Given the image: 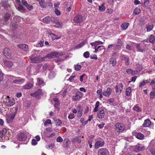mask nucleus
<instances>
[{"label":"nucleus","mask_w":155,"mask_h":155,"mask_svg":"<svg viewBox=\"0 0 155 155\" xmlns=\"http://www.w3.org/2000/svg\"><path fill=\"white\" fill-rule=\"evenodd\" d=\"M104 43V41L103 42L99 41H96L95 42L91 43L90 44L92 46V48L95 49V51H94V53H96L98 51H100L102 50H104V47L103 46H99L97 47V46L99 45L102 44Z\"/></svg>","instance_id":"f257e3e1"},{"label":"nucleus","mask_w":155,"mask_h":155,"mask_svg":"<svg viewBox=\"0 0 155 155\" xmlns=\"http://www.w3.org/2000/svg\"><path fill=\"white\" fill-rule=\"evenodd\" d=\"M18 109V107H14L12 108V110H13V113L10 114H8L7 116L6 120L8 123H10L12 122L15 116V114L17 112Z\"/></svg>","instance_id":"f03ea898"},{"label":"nucleus","mask_w":155,"mask_h":155,"mask_svg":"<svg viewBox=\"0 0 155 155\" xmlns=\"http://www.w3.org/2000/svg\"><path fill=\"white\" fill-rule=\"evenodd\" d=\"M4 101L7 105L8 106H12L15 104V101L14 99L12 97H10L8 96L6 97Z\"/></svg>","instance_id":"7ed1b4c3"},{"label":"nucleus","mask_w":155,"mask_h":155,"mask_svg":"<svg viewBox=\"0 0 155 155\" xmlns=\"http://www.w3.org/2000/svg\"><path fill=\"white\" fill-rule=\"evenodd\" d=\"M116 130L118 132H123L124 130L125 127L124 125L122 123H118L115 125Z\"/></svg>","instance_id":"20e7f679"},{"label":"nucleus","mask_w":155,"mask_h":155,"mask_svg":"<svg viewBox=\"0 0 155 155\" xmlns=\"http://www.w3.org/2000/svg\"><path fill=\"white\" fill-rule=\"evenodd\" d=\"M62 55V54L60 53L53 52L47 54L44 58H57Z\"/></svg>","instance_id":"39448f33"},{"label":"nucleus","mask_w":155,"mask_h":155,"mask_svg":"<svg viewBox=\"0 0 155 155\" xmlns=\"http://www.w3.org/2000/svg\"><path fill=\"white\" fill-rule=\"evenodd\" d=\"M30 95L32 96H34L36 98L39 99L40 97L43 95L42 90L41 89H38L35 92L31 94Z\"/></svg>","instance_id":"423d86ee"},{"label":"nucleus","mask_w":155,"mask_h":155,"mask_svg":"<svg viewBox=\"0 0 155 155\" xmlns=\"http://www.w3.org/2000/svg\"><path fill=\"white\" fill-rule=\"evenodd\" d=\"M27 137V135L23 132H21L18 134L17 139L20 141H23L26 140Z\"/></svg>","instance_id":"0eeeda50"},{"label":"nucleus","mask_w":155,"mask_h":155,"mask_svg":"<svg viewBox=\"0 0 155 155\" xmlns=\"http://www.w3.org/2000/svg\"><path fill=\"white\" fill-rule=\"evenodd\" d=\"M12 52L8 48H5L4 51V54L8 59L11 57Z\"/></svg>","instance_id":"6e6552de"},{"label":"nucleus","mask_w":155,"mask_h":155,"mask_svg":"<svg viewBox=\"0 0 155 155\" xmlns=\"http://www.w3.org/2000/svg\"><path fill=\"white\" fill-rule=\"evenodd\" d=\"M82 97V93L79 91H78L76 94V95L75 96H73L72 97V101H78Z\"/></svg>","instance_id":"1a4fd4ad"},{"label":"nucleus","mask_w":155,"mask_h":155,"mask_svg":"<svg viewBox=\"0 0 155 155\" xmlns=\"http://www.w3.org/2000/svg\"><path fill=\"white\" fill-rule=\"evenodd\" d=\"M98 155H109V154L107 150L105 148H101L98 150Z\"/></svg>","instance_id":"9d476101"},{"label":"nucleus","mask_w":155,"mask_h":155,"mask_svg":"<svg viewBox=\"0 0 155 155\" xmlns=\"http://www.w3.org/2000/svg\"><path fill=\"white\" fill-rule=\"evenodd\" d=\"M104 111L103 108H100L97 112V116L99 119H101L104 116Z\"/></svg>","instance_id":"9b49d317"},{"label":"nucleus","mask_w":155,"mask_h":155,"mask_svg":"<svg viewBox=\"0 0 155 155\" xmlns=\"http://www.w3.org/2000/svg\"><path fill=\"white\" fill-rule=\"evenodd\" d=\"M136 47L137 51L143 53L145 51V48L142 45H140V44H137Z\"/></svg>","instance_id":"f8f14e48"},{"label":"nucleus","mask_w":155,"mask_h":155,"mask_svg":"<svg viewBox=\"0 0 155 155\" xmlns=\"http://www.w3.org/2000/svg\"><path fill=\"white\" fill-rule=\"evenodd\" d=\"M83 20L82 16L80 15H78L75 16L74 21L75 23H79L81 22Z\"/></svg>","instance_id":"ddd939ff"},{"label":"nucleus","mask_w":155,"mask_h":155,"mask_svg":"<svg viewBox=\"0 0 155 155\" xmlns=\"http://www.w3.org/2000/svg\"><path fill=\"white\" fill-rule=\"evenodd\" d=\"M4 64L6 68L9 69L12 67L13 65V63L11 61L7 60L4 61Z\"/></svg>","instance_id":"4468645a"},{"label":"nucleus","mask_w":155,"mask_h":155,"mask_svg":"<svg viewBox=\"0 0 155 155\" xmlns=\"http://www.w3.org/2000/svg\"><path fill=\"white\" fill-rule=\"evenodd\" d=\"M104 141L100 140L97 141L95 143V147L96 149L100 147H101L104 144Z\"/></svg>","instance_id":"2eb2a0df"},{"label":"nucleus","mask_w":155,"mask_h":155,"mask_svg":"<svg viewBox=\"0 0 155 155\" xmlns=\"http://www.w3.org/2000/svg\"><path fill=\"white\" fill-rule=\"evenodd\" d=\"M123 85L121 83H119L116 87V92L117 93H120L123 89Z\"/></svg>","instance_id":"dca6fc26"},{"label":"nucleus","mask_w":155,"mask_h":155,"mask_svg":"<svg viewBox=\"0 0 155 155\" xmlns=\"http://www.w3.org/2000/svg\"><path fill=\"white\" fill-rule=\"evenodd\" d=\"M25 81V79H21V78L18 77L15 80L13 81V82L15 84H21L24 82Z\"/></svg>","instance_id":"f3484780"},{"label":"nucleus","mask_w":155,"mask_h":155,"mask_svg":"<svg viewBox=\"0 0 155 155\" xmlns=\"http://www.w3.org/2000/svg\"><path fill=\"white\" fill-rule=\"evenodd\" d=\"M118 50L117 46L115 44H110L109 45L107 48V50Z\"/></svg>","instance_id":"a211bd4d"},{"label":"nucleus","mask_w":155,"mask_h":155,"mask_svg":"<svg viewBox=\"0 0 155 155\" xmlns=\"http://www.w3.org/2000/svg\"><path fill=\"white\" fill-rule=\"evenodd\" d=\"M18 47L20 49L23 50L27 51L28 50V45L25 44H21L18 45Z\"/></svg>","instance_id":"6ab92c4d"},{"label":"nucleus","mask_w":155,"mask_h":155,"mask_svg":"<svg viewBox=\"0 0 155 155\" xmlns=\"http://www.w3.org/2000/svg\"><path fill=\"white\" fill-rule=\"evenodd\" d=\"M39 4L42 8H46L48 4L44 0H38Z\"/></svg>","instance_id":"aec40b11"},{"label":"nucleus","mask_w":155,"mask_h":155,"mask_svg":"<svg viewBox=\"0 0 155 155\" xmlns=\"http://www.w3.org/2000/svg\"><path fill=\"white\" fill-rule=\"evenodd\" d=\"M112 91L110 88H107L106 90L103 92V94L105 96L108 97Z\"/></svg>","instance_id":"412c9836"},{"label":"nucleus","mask_w":155,"mask_h":155,"mask_svg":"<svg viewBox=\"0 0 155 155\" xmlns=\"http://www.w3.org/2000/svg\"><path fill=\"white\" fill-rule=\"evenodd\" d=\"M151 124V122L150 120L147 119L145 120L142 126L144 127H148L150 126Z\"/></svg>","instance_id":"4be33fe9"},{"label":"nucleus","mask_w":155,"mask_h":155,"mask_svg":"<svg viewBox=\"0 0 155 155\" xmlns=\"http://www.w3.org/2000/svg\"><path fill=\"white\" fill-rule=\"evenodd\" d=\"M33 85L31 83H28L22 86V88L24 89H29L32 87Z\"/></svg>","instance_id":"5701e85b"},{"label":"nucleus","mask_w":155,"mask_h":155,"mask_svg":"<svg viewBox=\"0 0 155 155\" xmlns=\"http://www.w3.org/2000/svg\"><path fill=\"white\" fill-rule=\"evenodd\" d=\"M48 36L49 37L51 38L53 40L55 39H58L61 38L60 36H58L53 33L49 34Z\"/></svg>","instance_id":"b1692460"},{"label":"nucleus","mask_w":155,"mask_h":155,"mask_svg":"<svg viewBox=\"0 0 155 155\" xmlns=\"http://www.w3.org/2000/svg\"><path fill=\"white\" fill-rule=\"evenodd\" d=\"M153 27L154 26L153 24L150 25L149 24H148L146 25V28L147 32H149L152 30Z\"/></svg>","instance_id":"393cba45"},{"label":"nucleus","mask_w":155,"mask_h":155,"mask_svg":"<svg viewBox=\"0 0 155 155\" xmlns=\"http://www.w3.org/2000/svg\"><path fill=\"white\" fill-rule=\"evenodd\" d=\"M109 62L110 64H112V66H114L116 64V59L113 58H110L109 59Z\"/></svg>","instance_id":"a878e982"},{"label":"nucleus","mask_w":155,"mask_h":155,"mask_svg":"<svg viewBox=\"0 0 155 155\" xmlns=\"http://www.w3.org/2000/svg\"><path fill=\"white\" fill-rule=\"evenodd\" d=\"M71 141L74 142H77L79 143H80L81 142V137L78 136V137H75L72 139Z\"/></svg>","instance_id":"bb28decb"},{"label":"nucleus","mask_w":155,"mask_h":155,"mask_svg":"<svg viewBox=\"0 0 155 155\" xmlns=\"http://www.w3.org/2000/svg\"><path fill=\"white\" fill-rule=\"evenodd\" d=\"M122 41H121L120 39L119 38L118 39V42L117 45H116L118 50L121 48V46L122 45Z\"/></svg>","instance_id":"cd10ccee"},{"label":"nucleus","mask_w":155,"mask_h":155,"mask_svg":"<svg viewBox=\"0 0 155 155\" xmlns=\"http://www.w3.org/2000/svg\"><path fill=\"white\" fill-rule=\"evenodd\" d=\"M136 137L139 139L143 140L144 138V135L141 133H138L136 135Z\"/></svg>","instance_id":"c85d7f7f"},{"label":"nucleus","mask_w":155,"mask_h":155,"mask_svg":"<svg viewBox=\"0 0 155 155\" xmlns=\"http://www.w3.org/2000/svg\"><path fill=\"white\" fill-rule=\"evenodd\" d=\"M142 150V148L139 146H135L133 149V150L136 152H139Z\"/></svg>","instance_id":"c756f323"},{"label":"nucleus","mask_w":155,"mask_h":155,"mask_svg":"<svg viewBox=\"0 0 155 155\" xmlns=\"http://www.w3.org/2000/svg\"><path fill=\"white\" fill-rule=\"evenodd\" d=\"M149 41L151 43H153L155 42V36L153 35H150L149 37Z\"/></svg>","instance_id":"7c9ffc66"},{"label":"nucleus","mask_w":155,"mask_h":155,"mask_svg":"<svg viewBox=\"0 0 155 155\" xmlns=\"http://www.w3.org/2000/svg\"><path fill=\"white\" fill-rule=\"evenodd\" d=\"M129 25V24L128 23L124 22L122 24L121 27L124 30H125L127 28Z\"/></svg>","instance_id":"2f4dec72"},{"label":"nucleus","mask_w":155,"mask_h":155,"mask_svg":"<svg viewBox=\"0 0 155 155\" xmlns=\"http://www.w3.org/2000/svg\"><path fill=\"white\" fill-rule=\"evenodd\" d=\"M133 110L137 112H139L141 111V108L136 104L135 105L133 108Z\"/></svg>","instance_id":"473e14b6"},{"label":"nucleus","mask_w":155,"mask_h":155,"mask_svg":"<svg viewBox=\"0 0 155 155\" xmlns=\"http://www.w3.org/2000/svg\"><path fill=\"white\" fill-rule=\"evenodd\" d=\"M7 132V129L5 128H4L2 130L0 131V137H2L3 136L5 135V134Z\"/></svg>","instance_id":"72a5a7b5"},{"label":"nucleus","mask_w":155,"mask_h":155,"mask_svg":"<svg viewBox=\"0 0 155 155\" xmlns=\"http://www.w3.org/2000/svg\"><path fill=\"white\" fill-rule=\"evenodd\" d=\"M131 92V88L130 87H129L126 89V96L128 97L130 96V95Z\"/></svg>","instance_id":"f704fd0d"},{"label":"nucleus","mask_w":155,"mask_h":155,"mask_svg":"<svg viewBox=\"0 0 155 155\" xmlns=\"http://www.w3.org/2000/svg\"><path fill=\"white\" fill-rule=\"evenodd\" d=\"M150 85H152V89L153 91H155V81L154 80H151L150 83Z\"/></svg>","instance_id":"c9c22d12"},{"label":"nucleus","mask_w":155,"mask_h":155,"mask_svg":"<svg viewBox=\"0 0 155 155\" xmlns=\"http://www.w3.org/2000/svg\"><path fill=\"white\" fill-rule=\"evenodd\" d=\"M124 60L125 61V64L126 65H128L130 64V61L128 57H124Z\"/></svg>","instance_id":"e433bc0d"},{"label":"nucleus","mask_w":155,"mask_h":155,"mask_svg":"<svg viewBox=\"0 0 155 155\" xmlns=\"http://www.w3.org/2000/svg\"><path fill=\"white\" fill-rule=\"evenodd\" d=\"M51 19L50 17L47 16L43 19V21L45 22L48 23L50 22Z\"/></svg>","instance_id":"4c0bfd02"},{"label":"nucleus","mask_w":155,"mask_h":155,"mask_svg":"<svg viewBox=\"0 0 155 155\" xmlns=\"http://www.w3.org/2000/svg\"><path fill=\"white\" fill-rule=\"evenodd\" d=\"M85 44L84 42H82L77 45L74 48V49H77L81 48Z\"/></svg>","instance_id":"58836bf2"},{"label":"nucleus","mask_w":155,"mask_h":155,"mask_svg":"<svg viewBox=\"0 0 155 155\" xmlns=\"http://www.w3.org/2000/svg\"><path fill=\"white\" fill-rule=\"evenodd\" d=\"M140 12V9L138 8H136L134 11L133 13L135 15H137L139 14Z\"/></svg>","instance_id":"ea45409f"},{"label":"nucleus","mask_w":155,"mask_h":155,"mask_svg":"<svg viewBox=\"0 0 155 155\" xmlns=\"http://www.w3.org/2000/svg\"><path fill=\"white\" fill-rule=\"evenodd\" d=\"M104 4H103L99 7V10L101 12H104L105 10L104 6Z\"/></svg>","instance_id":"a19ab883"},{"label":"nucleus","mask_w":155,"mask_h":155,"mask_svg":"<svg viewBox=\"0 0 155 155\" xmlns=\"http://www.w3.org/2000/svg\"><path fill=\"white\" fill-rule=\"evenodd\" d=\"M150 98L153 99L155 98V91H152L150 93Z\"/></svg>","instance_id":"79ce46f5"},{"label":"nucleus","mask_w":155,"mask_h":155,"mask_svg":"<svg viewBox=\"0 0 155 155\" xmlns=\"http://www.w3.org/2000/svg\"><path fill=\"white\" fill-rule=\"evenodd\" d=\"M11 15L10 14L6 13L5 14V21L6 22L8 20L9 18H10Z\"/></svg>","instance_id":"37998d69"},{"label":"nucleus","mask_w":155,"mask_h":155,"mask_svg":"<svg viewBox=\"0 0 155 155\" xmlns=\"http://www.w3.org/2000/svg\"><path fill=\"white\" fill-rule=\"evenodd\" d=\"M43 83V80L40 78H38L37 79V83L36 84H38L40 85L42 84Z\"/></svg>","instance_id":"c03bdc74"},{"label":"nucleus","mask_w":155,"mask_h":155,"mask_svg":"<svg viewBox=\"0 0 155 155\" xmlns=\"http://www.w3.org/2000/svg\"><path fill=\"white\" fill-rule=\"evenodd\" d=\"M74 66L75 70L78 71L81 68V66L78 64L76 65H75Z\"/></svg>","instance_id":"a18cd8bd"},{"label":"nucleus","mask_w":155,"mask_h":155,"mask_svg":"<svg viewBox=\"0 0 155 155\" xmlns=\"http://www.w3.org/2000/svg\"><path fill=\"white\" fill-rule=\"evenodd\" d=\"M18 9L19 11H24L25 9L21 5H19L18 8Z\"/></svg>","instance_id":"49530a36"},{"label":"nucleus","mask_w":155,"mask_h":155,"mask_svg":"<svg viewBox=\"0 0 155 155\" xmlns=\"http://www.w3.org/2000/svg\"><path fill=\"white\" fill-rule=\"evenodd\" d=\"M45 147L47 149H52L53 148V145L51 143L49 145H46Z\"/></svg>","instance_id":"de8ad7c7"},{"label":"nucleus","mask_w":155,"mask_h":155,"mask_svg":"<svg viewBox=\"0 0 155 155\" xmlns=\"http://www.w3.org/2000/svg\"><path fill=\"white\" fill-rule=\"evenodd\" d=\"M89 53L88 51H86L83 54V56L86 58H88L89 57Z\"/></svg>","instance_id":"09e8293b"},{"label":"nucleus","mask_w":155,"mask_h":155,"mask_svg":"<svg viewBox=\"0 0 155 155\" xmlns=\"http://www.w3.org/2000/svg\"><path fill=\"white\" fill-rule=\"evenodd\" d=\"M31 61L33 63L37 62L38 61V58H34L32 57L31 59Z\"/></svg>","instance_id":"8fccbe9b"},{"label":"nucleus","mask_w":155,"mask_h":155,"mask_svg":"<svg viewBox=\"0 0 155 155\" xmlns=\"http://www.w3.org/2000/svg\"><path fill=\"white\" fill-rule=\"evenodd\" d=\"M149 4V0H144L143 3V5L145 7L147 6Z\"/></svg>","instance_id":"3c124183"},{"label":"nucleus","mask_w":155,"mask_h":155,"mask_svg":"<svg viewBox=\"0 0 155 155\" xmlns=\"http://www.w3.org/2000/svg\"><path fill=\"white\" fill-rule=\"evenodd\" d=\"M31 144L34 146L37 145V141L35 139H32L31 141Z\"/></svg>","instance_id":"603ef678"},{"label":"nucleus","mask_w":155,"mask_h":155,"mask_svg":"<svg viewBox=\"0 0 155 155\" xmlns=\"http://www.w3.org/2000/svg\"><path fill=\"white\" fill-rule=\"evenodd\" d=\"M126 72L128 74H133V71L130 68L127 69L126 70Z\"/></svg>","instance_id":"864d4df0"},{"label":"nucleus","mask_w":155,"mask_h":155,"mask_svg":"<svg viewBox=\"0 0 155 155\" xmlns=\"http://www.w3.org/2000/svg\"><path fill=\"white\" fill-rule=\"evenodd\" d=\"M26 7L28 10L30 11L32 10L33 8V6L28 4Z\"/></svg>","instance_id":"5fc2aeb1"},{"label":"nucleus","mask_w":155,"mask_h":155,"mask_svg":"<svg viewBox=\"0 0 155 155\" xmlns=\"http://www.w3.org/2000/svg\"><path fill=\"white\" fill-rule=\"evenodd\" d=\"M3 78V74L0 69V82L2 80Z\"/></svg>","instance_id":"6e6d98bb"},{"label":"nucleus","mask_w":155,"mask_h":155,"mask_svg":"<svg viewBox=\"0 0 155 155\" xmlns=\"http://www.w3.org/2000/svg\"><path fill=\"white\" fill-rule=\"evenodd\" d=\"M76 108L77 109V111H78V112L79 111L82 112V108L80 106H77Z\"/></svg>","instance_id":"4d7b16f0"},{"label":"nucleus","mask_w":155,"mask_h":155,"mask_svg":"<svg viewBox=\"0 0 155 155\" xmlns=\"http://www.w3.org/2000/svg\"><path fill=\"white\" fill-rule=\"evenodd\" d=\"M57 141L58 142H61L63 141V139L60 136L58 137L56 139Z\"/></svg>","instance_id":"13d9d810"},{"label":"nucleus","mask_w":155,"mask_h":155,"mask_svg":"<svg viewBox=\"0 0 155 155\" xmlns=\"http://www.w3.org/2000/svg\"><path fill=\"white\" fill-rule=\"evenodd\" d=\"M51 121L50 119H47L46 120V121L44 123V125H46L47 124H51Z\"/></svg>","instance_id":"bf43d9fd"},{"label":"nucleus","mask_w":155,"mask_h":155,"mask_svg":"<svg viewBox=\"0 0 155 155\" xmlns=\"http://www.w3.org/2000/svg\"><path fill=\"white\" fill-rule=\"evenodd\" d=\"M145 84H146L145 82H144V81H143L140 83L139 87H141L144 86L145 85Z\"/></svg>","instance_id":"052dcab7"},{"label":"nucleus","mask_w":155,"mask_h":155,"mask_svg":"<svg viewBox=\"0 0 155 155\" xmlns=\"http://www.w3.org/2000/svg\"><path fill=\"white\" fill-rule=\"evenodd\" d=\"M63 59L60 58H58L55 59V61L56 62H60L62 61Z\"/></svg>","instance_id":"680f3d73"},{"label":"nucleus","mask_w":155,"mask_h":155,"mask_svg":"<svg viewBox=\"0 0 155 155\" xmlns=\"http://www.w3.org/2000/svg\"><path fill=\"white\" fill-rule=\"evenodd\" d=\"M55 23H56V26L58 27H60L62 26V24L58 21L55 22Z\"/></svg>","instance_id":"e2e57ef3"},{"label":"nucleus","mask_w":155,"mask_h":155,"mask_svg":"<svg viewBox=\"0 0 155 155\" xmlns=\"http://www.w3.org/2000/svg\"><path fill=\"white\" fill-rule=\"evenodd\" d=\"M150 152L152 155H155V149L153 148H151L150 150Z\"/></svg>","instance_id":"0e129e2a"},{"label":"nucleus","mask_w":155,"mask_h":155,"mask_svg":"<svg viewBox=\"0 0 155 155\" xmlns=\"http://www.w3.org/2000/svg\"><path fill=\"white\" fill-rule=\"evenodd\" d=\"M134 3L136 5L141 4V2L138 0H135L134 1Z\"/></svg>","instance_id":"69168bd1"},{"label":"nucleus","mask_w":155,"mask_h":155,"mask_svg":"<svg viewBox=\"0 0 155 155\" xmlns=\"http://www.w3.org/2000/svg\"><path fill=\"white\" fill-rule=\"evenodd\" d=\"M75 77V76H71L70 77L68 78V80L69 81L71 82H73V80L74 79V78Z\"/></svg>","instance_id":"338daca9"},{"label":"nucleus","mask_w":155,"mask_h":155,"mask_svg":"<svg viewBox=\"0 0 155 155\" xmlns=\"http://www.w3.org/2000/svg\"><path fill=\"white\" fill-rule=\"evenodd\" d=\"M70 4L68 3H64L63 4V7L66 9L68 8L70 5Z\"/></svg>","instance_id":"774afa93"}]
</instances>
